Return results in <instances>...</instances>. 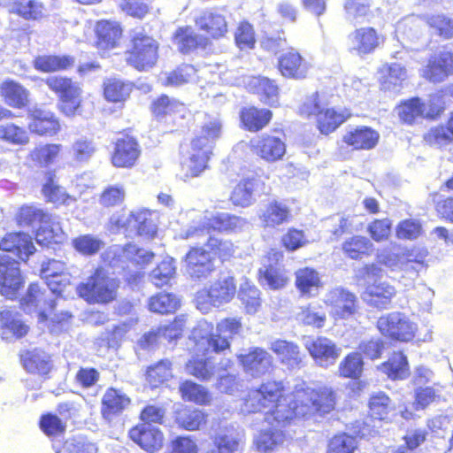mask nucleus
Segmentation results:
<instances>
[{
	"label": "nucleus",
	"instance_id": "f257e3e1",
	"mask_svg": "<svg viewBox=\"0 0 453 453\" xmlns=\"http://www.w3.org/2000/svg\"><path fill=\"white\" fill-rule=\"evenodd\" d=\"M336 397L334 392L327 388L319 390L306 387L304 382L295 386L294 390L287 394L281 381L268 380L258 388L249 391L242 406L243 413H256L275 405L272 414L280 423L288 422L295 417L311 413H329L334 409ZM271 415L267 419L270 421Z\"/></svg>",
	"mask_w": 453,
	"mask_h": 453
},
{
	"label": "nucleus",
	"instance_id": "f03ea898",
	"mask_svg": "<svg viewBox=\"0 0 453 453\" xmlns=\"http://www.w3.org/2000/svg\"><path fill=\"white\" fill-rule=\"evenodd\" d=\"M223 123L219 114H205L200 131L190 142L189 149L182 151L181 179L197 177L207 167L216 142L221 137Z\"/></svg>",
	"mask_w": 453,
	"mask_h": 453
},
{
	"label": "nucleus",
	"instance_id": "7ed1b4c3",
	"mask_svg": "<svg viewBox=\"0 0 453 453\" xmlns=\"http://www.w3.org/2000/svg\"><path fill=\"white\" fill-rule=\"evenodd\" d=\"M242 329L241 319L227 318L218 323L216 333H212V325L205 320L200 321L193 329L191 340L198 351H223L230 347V340L240 334Z\"/></svg>",
	"mask_w": 453,
	"mask_h": 453
},
{
	"label": "nucleus",
	"instance_id": "20e7f679",
	"mask_svg": "<svg viewBox=\"0 0 453 453\" xmlns=\"http://www.w3.org/2000/svg\"><path fill=\"white\" fill-rule=\"evenodd\" d=\"M119 282L109 277L104 270L97 269L85 282L80 283L76 291L89 303H108L117 296Z\"/></svg>",
	"mask_w": 453,
	"mask_h": 453
},
{
	"label": "nucleus",
	"instance_id": "39448f33",
	"mask_svg": "<svg viewBox=\"0 0 453 453\" xmlns=\"http://www.w3.org/2000/svg\"><path fill=\"white\" fill-rule=\"evenodd\" d=\"M236 286L231 276L220 277L209 288H203L196 295V306L203 313H208L213 307L229 303L235 296Z\"/></svg>",
	"mask_w": 453,
	"mask_h": 453
},
{
	"label": "nucleus",
	"instance_id": "423d86ee",
	"mask_svg": "<svg viewBox=\"0 0 453 453\" xmlns=\"http://www.w3.org/2000/svg\"><path fill=\"white\" fill-rule=\"evenodd\" d=\"M377 327L383 335L400 342L412 340L418 330L417 324L399 311L381 316L377 321Z\"/></svg>",
	"mask_w": 453,
	"mask_h": 453
},
{
	"label": "nucleus",
	"instance_id": "0eeeda50",
	"mask_svg": "<svg viewBox=\"0 0 453 453\" xmlns=\"http://www.w3.org/2000/svg\"><path fill=\"white\" fill-rule=\"evenodd\" d=\"M132 42L127 62L139 70H146L155 65L158 58L157 41L139 31L134 32Z\"/></svg>",
	"mask_w": 453,
	"mask_h": 453
},
{
	"label": "nucleus",
	"instance_id": "6e6552de",
	"mask_svg": "<svg viewBox=\"0 0 453 453\" xmlns=\"http://www.w3.org/2000/svg\"><path fill=\"white\" fill-rule=\"evenodd\" d=\"M248 226V221L235 215L228 213H219L211 219H208L203 226H190L186 231L180 233L181 239H189L209 234L210 229L219 232H237L242 230Z\"/></svg>",
	"mask_w": 453,
	"mask_h": 453
},
{
	"label": "nucleus",
	"instance_id": "1a4fd4ad",
	"mask_svg": "<svg viewBox=\"0 0 453 453\" xmlns=\"http://www.w3.org/2000/svg\"><path fill=\"white\" fill-rule=\"evenodd\" d=\"M24 285L19 262L10 254H0V294L13 300Z\"/></svg>",
	"mask_w": 453,
	"mask_h": 453
},
{
	"label": "nucleus",
	"instance_id": "9d476101",
	"mask_svg": "<svg viewBox=\"0 0 453 453\" xmlns=\"http://www.w3.org/2000/svg\"><path fill=\"white\" fill-rule=\"evenodd\" d=\"M324 303L330 307V314L335 319H347L357 311L356 296L342 288H334L327 291L324 296Z\"/></svg>",
	"mask_w": 453,
	"mask_h": 453
},
{
	"label": "nucleus",
	"instance_id": "9b49d317",
	"mask_svg": "<svg viewBox=\"0 0 453 453\" xmlns=\"http://www.w3.org/2000/svg\"><path fill=\"white\" fill-rule=\"evenodd\" d=\"M383 41V36L372 27L357 28L348 36L349 50L363 57L372 53Z\"/></svg>",
	"mask_w": 453,
	"mask_h": 453
},
{
	"label": "nucleus",
	"instance_id": "f8f14e48",
	"mask_svg": "<svg viewBox=\"0 0 453 453\" xmlns=\"http://www.w3.org/2000/svg\"><path fill=\"white\" fill-rule=\"evenodd\" d=\"M265 410H268L265 412V421L269 425H272L273 426H275V427L272 430H262L254 437V444H255L257 449L258 451L264 452V453L273 451L278 447H280V445L283 444V442L285 441V435L282 433V431L277 427L284 426L288 423V422H285L283 424L282 423L280 424L279 422H277L274 419L273 416L270 417V422H269L267 418L269 415H272L274 412L275 405L268 407V408H265L262 410V411H265ZM258 412H261V411H259Z\"/></svg>",
	"mask_w": 453,
	"mask_h": 453
},
{
	"label": "nucleus",
	"instance_id": "ddd939ff",
	"mask_svg": "<svg viewBox=\"0 0 453 453\" xmlns=\"http://www.w3.org/2000/svg\"><path fill=\"white\" fill-rule=\"evenodd\" d=\"M304 345L316 364L321 367L334 365L342 352L341 348L326 337L308 339Z\"/></svg>",
	"mask_w": 453,
	"mask_h": 453
},
{
	"label": "nucleus",
	"instance_id": "4468645a",
	"mask_svg": "<svg viewBox=\"0 0 453 453\" xmlns=\"http://www.w3.org/2000/svg\"><path fill=\"white\" fill-rule=\"evenodd\" d=\"M41 277L54 294L61 295L71 283V275L66 272L65 264L56 259L42 264Z\"/></svg>",
	"mask_w": 453,
	"mask_h": 453
},
{
	"label": "nucleus",
	"instance_id": "2eb2a0df",
	"mask_svg": "<svg viewBox=\"0 0 453 453\" xmlns=\"http://www.w3.org/2000/svg\"><path fill=\"white\" fill-rule=\"evenodd\" d=\"M238 359L244 372L252 377L265 374L273 365L272 356L261 348H251L247 354L239 355Z\"/></svg>",
	"mask_w": 453,
	"mask_h": 453
},
{
	"label": "nucleus",
	"instance_id": "dca6fc26",
	"mask_svg": "<svg viewBox=\"0 0 453 453\" xmlns=\"http://www.w3.org/2000/svg\"><path fill=\"white\" fill-rule=\"evenodd\" d=\"M265 192V183L257 177L251 176L242 179L231 194V201L236 206L251 205L257 195Z\"/></svg>",
	"mask_w": 453,
	"mask_h": 453
},
{
	"label": "nucleus",
	"instance_id": "f3484780",
	"mask_svg": "<svg viewBox=\"0 0 453 453\" xmlns=\"http://www.w3.org/2000/svg\"><path fill=\"white\" fill-rule=\"evenodd\" d=\"M214 270L211 253L202 248H192L186 256V271L193 279L206 278Z\"/></svg>",
	"mask_w": 453,
	"mask_h": 453
},
{
	"label": "nucleus",
	"instance_id": "a211bd4d",
	"mask_svg": "<svg viewBox=\"0 0 453 453\" xmlns=\"http://www.w3.org/2000/svg\"><path fill=\"white\" fill-rule=\"evenodd\" d=\"M189 346H192L194 356L192 359L186 365L187 372L201 380H210L214 374L215 366L211 361V353H213L212 349L209 351H198L196 348V343L189 337ZM214 353H216L214 351Z\"/></svg>",
	"mask_w": 453,
	"mask_h": 453
},
{
	"label": "nucleus",
	"instance_id": "6ab92c4d",
	"mask_svg": "<svg viewBox=\"0 0 453 453\" xmlns=\"http://www.w3.org/2000/svg\"><path fill=\"white\" fill-rule=\"evenodd\" d=\"M140 155L138 143L129 136H125L117 140L111 163L116 167L133 166Z\"/></svg>",
	"mask_w": 453,
	"mask_h": 453
},
{
	"label": "nucleus",
	"instance_id": "aec40b11",
	"mask_svg": "<svg viewBox=\"0 0 453 453\" xmlns=\"http://www.w3.org/2000/svg\"><path fill=\"white\" fill-rule=\"evenodd\" d=\"M395 293V288L388 282L375 280L366 287L362 298L372 307L386 309L390 304Z\"/></svg>",
	"mask_w": 453,
	"mask_h": 453
},
{
	"label": "nucleus",
	"instance_id": "412c9836",
	"mask_svg": "<svg viewBox=\"0 0 453 453\" xmlns=\"http://www.w3.org/2000/svg\"><path fill=\"white\" fill-rule=\"evenodd\" d=\"M0 250L4 254L12 253L21 260H26L34 253L35 246L30 235L24 233H12L0 242Z\"/></svg>",
	"mask_w": 453,
	"mask_h": 453
},
{
	"label": "nucleus",
	"instance_id": "4be33fe9",
	"mask_svg": "<svg viewBox=\"0 0 453 453\" xmlns=\"http://www.w3.org/2000/svg\"><path fill=\"white\" fill-rule=\"evenodd\" d=\"M449 74H453V53L441 51L429 59L423 71V75L434 82L442 81Z\"/></svg>",
	"mask_w": 453,
	"mask_h": 453
},
{
	"label": "nucleus",
	"instance_id": "5701e85b",
	"mask_svg": "<svg viewBox=\"0 0 453 453\" xmlns=\"http://www.w3.org/2000/svg\"><path fill=\"white\" fill-rule=\"evenodd\" d=\"M307 114L317 116L318 127L326 134L334 131L349 117V114L338 112L334 109H321L315 100L311 102V111H307Z\"/></svg>",
	"mask_w": 453,
	"mask_h": 453
},
{
	"label": "nucleus",
	"instance_id": "b1692460",
	"mask_svg": "<svg viewBox=\"0 0 453 453\" xmlns=\"http://www.w3.org/2000/svg\"><path fill=\"white\" fill-rule=\"evenodd\" d=\"M66 238L61 226L59 217L52 214H45L42 224L36 232V242L42 245H48L51 242L61 243Z\"/></svg>",
	"mask_w": 453,
	"mask_h": 453
},
{
	"label": "nucleus",
	"instance_id": "393cba45",
	"mask_svg": "<svg viewBox=\"0 0 453 453\" xmlns=\"http://www.w3.org/2000/svg\"><path fill=\"white\" fill-rule=\"evenodd\" d=\"M278 65L284 77L293 79L305 78L310 68L309 64L293 49L280 57Z\"/></svg>",
	"mask_w": 453,
	"mask_h": 453
},
{
	"label": "nucleus",
	"instance_id": "a878e982",
	"mask_svg": "<svg viewBox=\"0 0 453 453\" xmlns=\"http://www.w3.org/2000/svg\"><path fill=\"white\" fill-rule=\"evenodd\" d=\"M255 152L267 162H275L286 153L285 143L278 137L266 135L252 141Z\"/></svg>",
	"mask_w": 453,
	"mask_h": 453
},
{
	"label": "nucleus",
	"instance_id": "bb28decb",
	"mask_svg": "<svg viewBox=\"0 0 453 453\" xmlns=\"http://www.w3.org/2000/svg\"><path fill=\"white\" fill-rule=\"evenodd\" d=\"M21 305L24 310L30 313L39 311V316L42 320L46 319L44 306L48 305L50 309L55 306V300L46 296L45 290H42L38 284H31L27 289L26 296L22 298Z\"/></svg>",
	"mask_w": 453,
	"mask_h": 453
},
{
	"label": "nucleus",
	"instance_id": "cd10ccee",
	"mask_svg": "<svg viewBox=\"0 0 453 453\" xmlns=\"http://www.w3.org/2000/svg\"><path fill=\"white\" fill-rule=\"evenodd\" d=\"M196 27L212 38L224 36L227 32V23L225 17L218 12L206 11L195 19Z\"/></svg>",
	"mask_w": 453,
	"mask_h": 453
},
{
	"label": "nucleus",
	"instance_id": "c85d7f7f",
	"mask_svg": "<svg viewBox=\"0 0 453 453\" xmlns=\"http://www.w3.org/2000/svg\"><path fill=\"white\" fill-rule=\"evenodd\" d=\"M31 122L28 127L31 132L43 135H53L60 129V125L54 114L42 109L35 108L30 111Z\"/></svg>",
	"mask_w": 453,
	"mask_h": 453
},
{
	"label": "nucleus",
	"instance_id": "c756f323",
	"mask_svg": "<svg viewBox=\"0 0 453 453\" xmlns=\"http://www.w3.org/2000/svg\"><path fill=\"white\" fill-rule=\"evenodd\" d=\"M258 218L264 227H275L288 220L290 210L280 202L272 201L260 208Z\"/></svg>",
	"mask_w": 453,
	"mask_h": 453
},
{
	"label": "nucleus",
	"instance_id": "7c9ffc66",
	"mask_svg": "<svg viewBox=\"0 0 453 453\" xmlns=\"http://www.w3.org/2000/svg\"><path fill=\"white\" fill-rule=\"evenodd\" d=\"M130 438L146 450H155L163 444V434L150 424H143L130 430Z\"/></svg>",
	"mask_w": 453,
	"mask_h": 453
},
{
	"label": "nucleus",
	"instance_id": "2f4dec72",
	"mask_svg": "<svg viewBox=\"0 0 453 453\" xmlns=\"http://www.w3.org/2000/svg\"><path fill=\"white\" fill-rule=\"evenodd\" d=\"M295 275L296 287L303 296L313 297L319 294L322 282L316 270L304 267L297 270Z\"/></svg>",
	"mask_w": 453,
	"mask_h": 453
},
{
	"label": "nucleus",
	"instance_id": "473e14b6",
	"mask_svg": "<svg viewBox=\"0 0 453 453\" xmlns=\"http://www.w3.org/2000/svg\"><path fill=\"white\" fill-rule=\"evenodd\" d=\"M130 403V399L120 390L109 388L102 399V415L111 421L115 415L119 414Z\"/></svg>",
	"mask_w": 453,
	"mask_h": 453
},
{
	"label": "nucleus",
	"instance_id": "72a5a7b5",
	"mask_svg": "<svg viewBox=\"0 0 453 453\" xmlns=\"http://www.w3.org/2000/svg\"><path fill=\"white\" fill-rule=\"evenodd\" d=\"M379 140V134L367 127H357L346 133L343 141L355 150H370Z\"/></svg>",
	"mask_w": 453,
	"mask_h": 453
},
{
	"label": "nucleus",
	"instance_id": "f704fd0d",
	"mask_svg": "<svg viewBox=\"0 0 453 453\" xmlns=\"http://www.w3.org/2000/svg\"><path fill=\"white\" fill-rule=\"evenodd\" d=\"M97 47L102 50L115 48L122 35V29L117 22L102 20L96 27Z\"/></svg>",
	"mask_w": 453,
	"mask_h": 453
},
{
	"label": "nucleus",
	"instance_id": "c9c22d12",
	"mask_svg": "<svg viewBox=\"0 0 453 453\" xmlns=\"http://www.w3.org/2000/svg\"><path fill=\"white\" fill-rule=\"evenodd\" d=\"M270 349L275 353L280 361L288 368H298L302 363L299 347L294 342L276 340L271 343Z\"/></svg>",
	"mask_w": 453,
	"mask_h": 453
},
{
	"label": "nucleus",
	"instance_id": "e433bc0d",
	"mask_svg": "<svg viewBox=\"0 0 453 453\" xmlns=\"http://www.w3.org/2000/svg\"><path fill=\"white\" fill-rule=\"evenodd\" d=\"M173 42L182 53H188L195 49L205 48L208 39L196 34L191 27H180L173 35Z\"/></svg>",
	"mask_w": 453,
	"mask_h": 453
},
{
	"label": "nucleus",
	"instance_id": "4c0bfd02",
	"mask_svg": "<svg viewBox=\"0 0 453 453\" xmlns=\"http://www.w3.org/2000/svg\"><path fill=\"white\" fill-rule=\"evenodd\" d=\"M0 324L4 339L20 338L27 334L28 327L17 313L4 309L0 311Z\"/></svg>",
	"mask_w": 453,
	"mask_h": 453
},
{
	"label": "nucleus",
	"instance_id": "58836bf2",
	"mask_svg": "<svg viewBox=\"0 0 453 453\" xmlns=\"http://www.w3.org/2000/svg\"><path fill=\"white\" fill-rule=\"evenodd\" d=\"M153 216L154 213L148 210L132 211L128 224L136 229L139 235L150 238L157 233V224Z\"/></svg>",
	"mask_w": 453,
	"mask_h": 453
},
{
	"label": "nucleus",
	"instance_id": "ea45409f",
	"mask_svg": "<svg viewBox=\"0 0 453 453\" xmlns=\"http://www.w3.org/2000/svg\"><path fill=\"white\" fill-rule=\"evenodd\" d=\"M342 250L343 253L351 259H359L372 253L374 246L365 236L354 235L346 239Z\"/></svg>",
	"mask_w": 453,
	"mask_h": 453
},
{
	"label": "nucleus",
	"instance_id": "a19ab883",
	"mask_svg": "<svg viewBox=\"0 0 453 453\" xmlns=\"http://www.w3.org/2000/svg\"><path fill=\"white\" fill-rule=\"evenodd\" d=\"M380 82L385 90L395 89L407 78L406 68L397 63L384 65L380 68Z\"/></svg>",
	"mask_w": 453,
	"mask_h": 453
},
{
	"label": "nucleus",
	"instance_id": "79ce46f5",
	"mask_svg": "<svg viewBox=\"0 0 453 453\" xmlns=\"http://www.w3.org/2000/svg\"><path fill=\"white\" fill-rule=\"evenodd\" d=\"M296 319L303 325L321 328L325 326L326 314L320 304L311 303L299 308Z\"/></svg>",
	"mask_w": 453,
	"mask_h": 453
},
{
	"label": "nucleus",
	"instance_id": "37998d69",
	"mask_svg": "<svg viewBox=\"0 0 453 453\" xmlns=\"http://www.w3.org/2000/svg\"><path fill=\"white\" fill-rule=\"evenodd\" d=\"M5 103L12 107L22 108L28 103V91L13 81H6L1 86Z\"/></svg>",
	"mask_w": 453,
	"mask_h": 453
},
{
	"label": "nucleus",
	"instance_id": "c03bdc74",
	"mask_svg": "<svg viewBox=\"0 0 453 453\" xmlns=\"http://www.w3.org/2000/svg\"><path fill=\"white\" fill-rule=\"evenodd\" d=\"M24 368L32 373L46 374L50 370V357L43 351H27L21 357Z\"/></svg>",
	"mask_w": 453,
	"mask_h": 453
},
{
	"label": "nucleus",
	"instance_id": "a18cd8bd",
	"mask_svg": "<svg viewBox=\"0 0 453 453\" xmlns=\"http://www.w3.org/2000/svg\"><path fill=\"white\" fill-rule=\"evenodd\" d=\"M132 91V84L116 78H109L104 81V98L112 103L125 101Z\"/></svg>",
	"mask_w": 453,
	"mask_h": 453
},
{
	"label": "nucleus",
	"instance_id": "49530a36",
	"mask_svg": "<svg viewBox=\"0 0 453 453\" xmlns=\"http://www.w3.org/2000/svg\"><path fill=\"white\" fill-rule=\"evenodd\" d=\"M73 64V58L66 56L42 55L36 57L34 60L35 68L44 73L65 70Z\"/></svg>",
	"mask_w": 453,
	"mask_h": 453
},
{
	"label": "nucleus",
	"instance_id": "de8ad7c7",
	"mask_svg": "<svg viewBox=\"0 0 453 453\" xmlns=\"http://www.w3.org/2000/svg\"><path fill=\"white\" fill-rule=\"evenodd\" d=\"M272 118L269 110H258L255 107L245 109L242 111L241 119L243 125L250 131H258L265 127Z\"/></svg>",
	"mask_w": 453,
	"mask_h": 453
},
{
	"label": "nucleus",
	"instance_id": "09e8293b",
	"mask_svg": "<svg viewBox=\"0 0 453 453\" xmlns=\"http://www.w3.org/2000/svg\"><path fill=\"white\" fill-rule=\"evenodd\" d=\"M175 421L181 428L195 431L205 423V415L198 409L180 408L175 412Z\"/></svg>",
	"mask_w": 453,
	"mask_h": 453
},
{
	"label": "nucleus",
	"instance_id": "8fccbe9b",
	"mask_svg": "<svg viewBox=\"0 0 453 453\" xmlns=\"http://www.w3.org/2000/svg\"><path fill=\"white\" fill-rule=\"evenodd\" d=\"M97 151L96 142L86 136H81L73 141L70 152L73 159L78 163H87Z\"/></svg>",
	"mask_w": 453,
	"mask_h": 453
},
{
	"label": "nucleus",
	"instance_id": "3c124183",
	"mask_svg": "<svg viewBox=\"0 0 453 453\" xmlns=\"http://www.w3.org/2000/svg\"><path fill=\"white\" fill-rule=\"evenodd\" d=\"M250 85L261 96V100L271 106L278 104V87L274 82L265 77H254Z\"/></svg>",
	"mask_w": 453,
	"mask_h": 453
},
{
	"label": "nucleus",
	"instance_id": "603ef678",
	"mask_svg": "<svg viewBox=\"0 0 453 453\" xmlns=\"http://www.w3.org/2000/svg\"><path fill=\"white\" fill-rule=\"evenodd\" d=\"M196 73L194 66L183 65L173 72L164 73L160 80L165 86L178 87L192 81Z\"/></svg>",
	"mask_w": 453,
	"mask_h": 453
},
{
	"label": "nucleus",
	"instance_id": "864d4df0",
	"mask_svg": "<svg viewBox=\"0 0 453 453\" xmlns=\"http://www.w3.org/2000/svg\"><path fill=\"white\" fill-rule=\"evenodd\" d=\"M180 392L184 400L204 405L210 403L211 395L201 385L186 380L180 386Z\"/></svg>",
	"mask_w": 453,
	"mask_h": 453
},
{
	"label": "nucleus",
	"instance_id": "5fc2aeb1",
	"mask_svg": "<svg viewBox=\"0 0 453 453\" xmlns=\"http://www.w3.org/2000/svg\"><path fill=\"white\" fill-rule=\"evenodd\" d=\"M259 273L261 274L262 281L273 289L281 288L288 282L286 273L276 264L266 265L265 263L263 267L259 269Z\"/></svg>",
	"mask_w": 453,
	"mask_h": 453
},
{
	"label": "nucleus",
	"instance_id": "6e6d98bb",
	"mask_svg": "<svg viewBox=\"0 0 453 453\" xmlns=\"http://www.w3.org/2000/svg\"><path fill=\"white\" fill-rule=\"evenodd\" d=\"M48 87L54 92L60 94L62 97H73V95H81V89L78 84L70 79L62 76H50L45 80Z\"/></svg>",
	"mask_w": 453,
	"mask_h": 453
},
{
	"label": "nucleus",
	"instance_id": "4d7b16f0",
	"mask_svg": "<svg viewBox=\"0 0 453 453\" xmlns=\"http://www.w3.org/2000/svg\"><path fill=\"white\" fill-rule=\"evenodd\" d=\"M238 296L250 314L256 313L261 305L260 292L250 282L246 281L241 285Z\"/></svg>",
	"mask_w": 453,
	"mask_h": 453
},
{
	"label": "nucleus",
	"instance_id": "13d9d810",
	"mask_svg": "<svg viewBox=\"0 0 453 453\" xmlns=\"http://www.w3.org/2000/svg\"><path fill=\"white\" fill-rule=\"evenodd\" d=\"M383 372L393 380L403 379L408 375V362L403 353H394L390 359L381 366Z\"/></svg>",
	"mask_w": 453,
	"mask_h": 453
},
{
	"label": "nucleus",
	"instance_id": "bf43d9fd",
	"mask_svg": "<svg viewBox=\"0 0 453 453\" xmlns=\"http://www.w3.org/2000/svg\"><path fill=\"white\" fill-rule=\"evenodd\" d=\"M179 303V299L175 296L168 293H160L150 299L149 308L153 312L170 313L178 308Z\"/></svg>",
	"mask_w": 453,
	"mask_h": 453
},
{
	"label": "nucleus",
	"instance_id": "052dcab7",
	"mask_svg": "<svg viewBox=\"0 0 453 453\" xmlns=\"http://www.w3.org/2000/svg\"><path fill=\"white\" fill-rule=\"evenodd\" d=\"M242 437V434L234 429H227L216 436L215 444L223 453H234L239 449Z\"/></svg>",
	"mask_w": 453,
	"mask_h": 453
},
{
	"label": "nucleus",
	"instance_id": "680f3d73",
	"mask_svg": "<svg viewBox=\"0 0 453 453\" xmlns=\"http://www.w3.org/2000/svg\"><path fill=\"white\" fill-rule=\"evenodd\" d=\"M172 377L171 362L162 360L147 371V380L152 388H157Z\"/></svg>",
	"mask_w": 453,
	"mask_h": 453
},
{
	"label": "nucleus",
	"instance_id": "e2e57ef3",
	"mask_svg": "<svg viewBox=\"0 0 453 453\" xmlns=\"http://www.w3.org/2000/svg\"><path fill=\"white\" fill-rule=\"evenodd\" d=\"M11 12L19 14L26 19H39L45 15V8L36 1H28L27 4L15 2L11 7Z\"/></svg>",
	"mask_w": 453,
	"mask_h": 453
},
{
	"label": "nucleus",
	"instance_id": "0e129e2a",
	"mask_svg": "<svg viewBox=\"0 0 453 453\" xmlns=\"http://www.w3.org/2000/svg\"><path fill=\"white\" fill-rule=\"evenodd\" d=\"M363 371V361L359 353L349 354L339 365V374L345 378H358Z\"/></svg>",
	"mask_w": 453,
	"mask_h": 453
},
{
	"label": "nucleus",
	"instance_id": "69168bd1",
	"mask_svg": "<svg viewBox=\"0 0 453 453\" xmlns=\"http://www.w3.org/2000/svg\"><path fill=\"white\" fill-rule=\"evenodd\" d=\"M175 274L173 259L167 257L164 259L150 273L151 281L157 287L166 285Z\"/></svg>",
	"mask_w": 453,
	"mask_h": 453
},
{
	"label": "nucleus",
	"instance_id": "338daca9",
	"mask_svg": "<svg viewBox=\"0 0 453 453\" xmlns=\"http://www.w3.org/2000/svg\"><path fill=\"white\" fill-rule=\"evenodd\" d=\"M61 144H46L35 148L31 152V158L41 166H47L54 162L61 150Z\"/></svg>",
	"mask_w": 453,
	"mask_h": 453
},
{
	"label": "nucleus",
	"instance_id": "774afa93",
	"mask_svg": "<svg viewBox=\"0 0 453 453\" xmlns=\"http://www.w3.org/2000/svg\"><path fill=\"white\" fill-rule=\"evenodd\" d=\"M369 408L372 418L383 420L391 410V401L388 395L380 392L371 397Z\"/></svg>",
	"mask_w": 453,
	"mask_h": 453
}]
</instances>
